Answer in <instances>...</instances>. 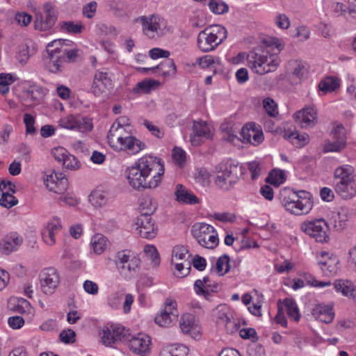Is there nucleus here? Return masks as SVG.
<instances>
[{
    "label": "nucleus",
    "mask_w": 356,
    "mask_h": 356,
    "mask_svg": "<svg viewBox=\"0 0 356 356\" xmlns=\"http://www.w3.org/2000/svg\"><path fill=\"white\" fill-rule=\"evenodd\" d=\"M339 261L336 257H329L326 261H319L318 265L324 272H327L330 275H335L339 269Z\"/></svg>",
    "instance_id": "obj_47"
},
{
    "label": "nucleus",
    "mask_w": 356,
    "mask_h": 356,
    "mask_svg": "<svg viewBox=\"0 0 356 356\" xmlns=\"http://www.w3.org/2000/svg\"><path fill=\"white\" fill-rule=\"evenodd\" d=\"M137 70L143 74H147L149 71L154 72L156 70H159L165 76L174 75L177 72L176 65L172 59H168L153 67H138Z\"/></svg>",
    "instance_id": "obj_31"
},
{
    "label": "nucleus",
    "mask_w": 356,
    "mask_h": 356,
    "mask_svg": "<svg viewBox=\"0 0 356 356\" xmlns=\"http://www.w3.org/2000/svg\"><path fill=\"white\" fill-rule=\"evenodd\" d=\"M160 356H189V349L183 344L171 346L163 349L161 352Z\"/></svg>",
    "instance_id": "obj_42"
},
{
    "label": "nucleus",
    "mask_w": 356,
    "mask_h": 356,
    "mask_svg": "<svg viewBox=\"0 0 356 356\" xmlns=\"http://www.w3.org/2000/svg\"><path fill=\"white\" fill-rule=\"evenodd\" d=\"M118 129H120L119 134L122 136V140H118L114 136H111L113 134L111 133V128L107 135L108 143L113 149L127 151L129 154H134L145 148V143L131 136L127 131L126 128L119 127Z\"/></svg>",
    "instance_id": "obj_6"
},
{
    "label": "nucleus",
    "mask_w": 356,
    "mask_h": 356,
    "mask_svg": "<svg viewBox=\"0 0 356 356\" xmlns=\"http://www.w3.org/2000/svg\"><path fill=\"white\" fill-rule=\"evenodd\" d=\"M188 253V250L183 245H177L173 248L172 250V262L174 260L177 261H183L185 259H188L186 258V254Z\"/></svg>",
    "instance_id": "obj_57"
},
{
    "label": "nucleus",
    "mask_w": 356,
    "mask_h": 356,
    "mask_svg": "<svg viewBox=\"0 0 356 356\" xmlns=\"http://www.w3.org/2000/svg\"><path fill=\"white\" fill-rule=\"evenodd\" d=\"M287 71L295 79L296 82H300L305 78L307 69L305 63L301 60H291L288 62Z\"/></svg>",
    "instance_id": "obj_33"
},
{
    "label": "nucleus",
    "mask_w": 356,
    "mask_h": 356,
    "mask_svg": "<svg viewBox=\"0 0 356 356\" xmlns=\"http://www.w3.org/2000/svg\"><path fill=\"white\" fill-rule=\"evenodd\" d=\"M13 307L12 309L19 314L29 313L31 311V307L30 302L24 298H16L12 300Z\"/></svg>",
    "instance_id": "obj_50"
},
{
    "label": "nucleus",
    "mask_w": 356,
    "mask_h": 356,
    "mask_svg": "<svg viewBox=\"0 0 356 356\" xmlns=\"http://www.w3.org/2000/svg\"><path fill=\"white\" fill-rule=\"evenodd\" d=\"M60 40H53L47 44V57L45 58V65L48 70L52 73L61 72L67 63L66 58L61 55L58 47Z\"/></svg>",
    "instance_id": "obj_9"
},
{
    "label": "nucleus",
    "mask_w": 356,
    "mask_h": 356,
    "mask_svg": "<svg viewBox=\"0 0 356 356\" xmlns=\"http://www.w3.org/2000/svg\"><path fill=\"white\" fill-rule=\"evenodd\" d=\"M302 229L307 234L315 238L317 242H327L328 239V224L324 219H317L305 222Z\"/></svg>",
    "instance_id": "obj_12"
},
{
    "label": "nucleus",
    "mask_w": 356,
    "mask_h": 356,
    "mask_svg": "<svg viewBox=\"0 0 356 356\" xmlns=\"http://www.w3.org/2000/svg\"><path fill=\"white\" fill-rule=\"evenodd\" d=\"M107 238L102 234H96L90 239V248L96 254H102L107 246Z\"/></svg>",
    "instance_id": "obj_38"
},
{
    "label": "nucleus",
    "mask_w": 356,
    "mask_h": 356,
    "mask_svg": "<svg viewBox=\"0 0 356 356\" xmlns=\"http://www.w3.org/2000/svg\"><path fill=\"white\" fill-rule=\"evenodd\" d=\"M227 37V29L222 25L213 24L200 31L197 35L198 48L203 52L214 50Z\"/></svg>",
    "instance_id": "obj_5"
},
{
    "label": "nucleus",
    "mask_w": 356,
    "mask_h": 356,
    "mask_svg": "<svg viewBox=\"0 0 356 356\" xmlns=\"http://www.w3.org/2000/svg\"><path fill=\"white\" fill-rule=\"evenodd\" d=\"M175 195L176 200L179 203L186 204H195L199 203L198 197L180 184L176 186Z\"/></svg>",
    "instance_id": "obj_32"
},
{
    "label": "nucleus",
    "mask_w": 356,
    "mask_h": 356,
    "mask_svg": "<svg viewBox=\"0 0 356 356\" xmlns=\"http://www.w3.org/2000/svg\"><path fill=\"white\" fill-rule=\"evenodd\" d=\"M243 142L250 143L254 145L260 144L264 140V134L261 130L254 125L250 127H243L241 131Z\"/></svg>",
    "instance_id": "obj_28"
},
{
    "label": "nucleus",
    "mask_w": 356,
    "mask_h": 356,
    "mask_svg": "<svg viewBox=\"0 0 356 356\" xmlns=\"http://www.w3.org/2000/svg\"><path fill=\"white\" fill-rule=\"evenodd\" d=\"M160 85L159 81L152 79H145L138 82L136 87L134 88L135 92H141L143 93L148 94L151 90Z\"/></svg>",
    "instance_id": "obj_46"
},
{
    "label": "nucleus",
    "mask_w": 356,
    "mask_h": 356,
    "mask_svg": "<svg viewBox=\"0 0 356 356\" xmlns=\"http://www.w3.org/2000/svg\"><path fill=\"white\" fill-rule=\"evenodd\" d=\"M339 86V79L334 76H327L318 83L319 90L324 94L333 92Z\"/></svg>",
    "instance_id": "obj_40"
},
{
    "label": "nucleus",
    "mask_w": 356,
    "mask_h": 356,
    "mask_svg": "<svg viewBox=\"0 0 356 356\" xmlns=\"http://www.w3.org/2000/svg\"><path fill=\"white\" fill-rule=\"evenodd\" d=\"M39 279L41 291L46 295L54 293L60 282V275L54 268L43 269L39 275Z\"/></svg>",
    "instance_id": "obj_11"
},
{
    "label": "nucleus",
    "mask_w": 356,
    "mask_h": 356,
    "mask_svg": "<svg viewBox=\"0 0 356 356\" xmlns=\"http://www.w3.org/2000/svg\"><path fill=\"white\" fill-rule=\"evenodd\" d=\"M44 95L45 90L40 86L33 84L23 90L19 97L23 106L30 108L38 104Z\"/></svg>",
    "instance_id": "obj_19"
},
{
    "label": "nucleus",
    "mask_w": 356,
    "mask_h": 356,
    "mask_svg": "<svg viewBox=\"0 0 356 356\" xmlns=\"http://www.w3.org/2000/svg\"><path fill=\"white\" fill-rule=\"evenodd\" d=\"M332 136L334 140L346 144V129L342 124H338L334 128Z\"/></svg>",
    "instance_id": "obj_61"
},
{
    "label": "nucleus",
    "mask_w": 356,
    "mask_h": 356,
    "mask_svg": "<svg viewBox=\"0 0 356 356\" xmlns=\"http://www.w3.org/2000/svg\"><path fill=\"white\" fill-rule=\"evenodd\" d=\"M217 323L218 324L224 325L226 327L227 331L229 330V327L235 328L236 326V324L234 321H231L230 318L226 313L221 312L218 313Z\"/></svg>",
    "instance_id": "obj_60"
},
{
    "label": "nucleus",
    "mask_w": 356,
    "mask_h": 356,
    "mask_svg": "<svg viewBox=\"0 0 356 356\" xmlns=\"http://www.w3.org/2000/svg\"><path fill=\"white\" fill-rule=\"evenodd\" d=\"M176 306L175 301L167 298L165 302V308L155 317V323L161 327H170L177 320L179 316Z\"/></svg>",
    "instance_id": "obj_17"
},
{
    "label": "nucleus",
    "mask_w": 356,
    "mask_h": 356,
    "mask_svg": "<svg viewBox=\"0 0 356 356\" xmlns=\"http://www.w3.org/2000/svg\"><path fill=\"white\" fill-rule=\"evenodd\" d=\"M164 172L162 159L148 154L127 168L124 173L131 187L138 191H143L157 188L161 183Z\"/></svg>",
    "instance_id": "obj_1"
},
{
    "label": "nucleus",
    "mask_w": 356,
    "mask_h": 356,
    "mask_svg": "<svg viewBox=\"0 0 356 356\" xmlns=\"http://www.w3.org/2000/svg\"><path fill=\"white\" fill-rule=\"evenodd\" d=\"M193 136H191L192 145H198L200 144V138H209L211 136L210 129L205 122L195 121L193 126Z\"/></svg>",
    "instance_id": "obj_30"
},
{
    "label": "nucleus",
    "mask_w": 356,
    "mask_h": 356,
    "mask_svg": "<svg viewBox=\"0 0 356 356\" xmlns=\"http://www.w3.org/2000/svg\"><path fill=\"white\" fill-rule=\"evenodd\" d=\"M163 19L156 15L149 17L141 16L135 19L136 22H140L143 26V33L149 38H154L158 31L161 29V24Z\"/></svg>",
    "instance_id": "obj_20"
},
{
    "label": "nucleus",
    "mask_w": 356,
    "mask_h": 356,
    "mask_svg": "<svg viewBox=\"0 0 356 356\" xmlns=\"http://www.w3.org/2000/svg\"><path fill=\"white\" fill-rule=\"evenodd\" d=\"M63 227L61 220L57 217L49 219L41 230L42 238L48 246L56 243V237L61 233Z\"/></svg>",
    "instance_id": "obj_18"
},
{
    "label": "nucleus",
    "mask_w": 356,
    "mask_h": 356,
    "mask_svg": "<svg viewBox=\"0 0 356 356\" xmlns=\"http://www.w3.org/2000/svg\"><path fill=\"white\" fill-rule=\"evenodd\" d=\"M154 211V209H147L135 219L136 228L139 230L140 236L143 238L152 239L157 235L158 229L151 217Z\"/></svg>",
    "instance_id": "obj_10"
},
{
    "label": "nucleus",
    "mask_w": 356,
    "mask_h": 356,
    "mask_svg": "<svg viewBox=\"0 0 356 356\" xmlns=\"http://www.w3.org/2000/svg\"><path fill=\"white\" fill-rule=\"evenodd\" d=\"M124 340L127 341L129 350L135 354L145 355L149 351L151 340L149 336L140 333L129 339L125 337Z\"/></svg>",
    "instance_id": "obj_21"
},
{
    "label": "nucleus",
    "mask_w": 356,
    "mask_h": 356,
    "mask_svg": "<svg viewBox=\"0 0 356 356\" xmlns=\"http://www.w3.org/2000/svg\"><path fill=\"white\" fill-rule=\"evenodd\" d=\"M128 330L119 325H107L99 332L102 342L106 346H112L125 339Z\"/></svg>",
    "instance_id": "obj_13"
},
{
    "label": "nucleus",
    "mask_w": 356,
    "mask_h": 356,
    "mask_svg": "<svg viewBox=\"0 0 356 356\" xmlns=\"http://www.w3.org/2000/svg\"><path fill=\"white\" fill-rule=\"evenodd\" d=\"M215 184L221 190L229 191L245 172V168L232 160L221 162L216 166Z\"/></svg>",
    "instance_id": "obj_4"
},
{
    "label": "nucleus",
    "mask_w": 356,
    "mask_h": 356,
    "mask_svg": "<svg viewBox=\"0 0 356 356\" xmlns=\"http://www.w3.org/2000/svg\"><path fill=\"white\" fill-rule=\"evenodd\" d=\"M144 252L146 257L152 261L154 266L160 264V256L156 248L153 245H147L144 248Z\"/></svg>",
    "instance_id": "obj_51"
},
{
    "label": "nucleus",
    "mask_w": 356,
    "mask_h": 356,
    "mask_svg": "<svg viewBox=\"0 0 356 356\" xmlns=\"http://www.w3.org/2000/svg\"><path fill=\"white\" fill-rule=\"evenodd\" d=\"M264 108L266 113L271 117H275L278 114L277 105L274 100L267 97L263 101Z\"/></svg>",
    "instance_id": "obj_58"
},
{
    "label": "nucleus",
    "mask_w": 356,
    "mask_h": 356,
    "mask_svg": "<svg viewBox=\"0 0 356 356\" xmlns=\"http://www.w3.org/2000/svg\"><path fill=\"white\" fill-rule=\"evenodd\" d=\"M63 167L70 170H76L80 168V162L72 154H68L62 163Z\"/></svg>",
    "instance_id": "obj_63"
},
{
    "label": "nucleus",
    "mask_w": 356,
    "mask_h": 356,
    "mask_svg": "<svg viewBox=\"0 0 356 356\" xmlns=\"http://www.w3.org/2000/svg\"><path fill=\"white\" fill-rule=\"evenodd\" d=\"M334 189L343 200H350L356 195V175L350 165H342L334 171Z\"/></svg>",
    "instance_id": "obj_3"
},
{
    "label": "nucleus",
    "mask_w": 356,
    "mask_h": 356,
    "mask_svg": "<svg viewBox=\"0 0 356 356\" xmlns=\"http://www.w3.org/2000/svg\"><path fill=\"white\" fill-rule=\"evenodd\" d=\"M111 86L112 80L108 76L106 70L103 68L102 70H97L95 74L92 85V92L94 95L98 96L106 92Z\"/></svg>",
    "instance_id": "obj_22"
},
{
    "label": "nucleus",
    "mask_w": 356,
    "mask_h": 356,
    "mask_svg": "<svg viewBox=\"0 0 356 356\" xmlns=\"http://www.w3.org/2000/svg\"><path fill=\"white\" fill-rule=\"evenodd\" d=\"M60 340L64 343H72L75 341V332L71 329L64 330L60 333Z\"/></svg>",
    "instance_id": "obj_64"
},
{
    "label": "nucleus",
    "mask_w": 356,
    "mask_h": 356,
    "mask_svg": "<svg viewBox=\"0 0 356 356\" xmlns=\"http://www.w3.org/2000/svg\"><path fill=\"white\" fill-rule=\"evenodd\" d=\"M47 188L57 194H63L67 188L68 180L62 172L48 171L44 177Z\"/></svg>",
    "instance_id": "obj_15"
},
{
    "label": "nucleus",
    "mask_w": 356,
    "mask_h": 356,
    "mask_svg": "<svg viewBox=\"0 0 356 356\" xmlns=\"http://www.w3.org/2000/svg\"><path fill=\"white\" fill-rule=\"evenodd\" d=\"M90 203L95 207H102L106 204V193L102 187H97L90 193Z\"/></svg>",
    "instance_id": "obj_41"
},
{
    "label": "nucleus",
    "mask_w": 356,
    "mask_h": 356,
    "mask_svg": "<svg viewBox=\"0 0 356 356\" xmlns=\"http://www.w3.org/2000/svg\"><path fill=\"white\" fill-rule=\"evenodd\" d=\"M209 7L210 10L216 15H222L229 11V6L222 1L218 2L215 0H209Z\"/></svg>",
    "instance_id": "obj_52"
},
{
    "label": "nucleus",
    "mask_w": 356,
    "mask_h": 356,
    "mask_svg": "<svg viewBox=\"0 0 356 356\" xmlns=\"http://www.w3.org/2000/svg\"><path fill=\"white\" fill-rule=\"evenodd\" d=\"M37 50L36 45L32 42L22 44L17 47L16 58L22 65H25L30 57L36 54Z\"/></svg>",
    "instance_id": "obj_29"
},
{
    "label": "nucleus",
    "mask_w": 356,
    "mask_h": 356,
    "mask_svg": "<svg viewBox=\"0 0 356 356\" xmlns=\"http://www.w3.org/2000/svg\"><path fill=\"white\" fill-rule=\"evenodd\" d=\"M51 154L55 160L62 164L69 153L64 147H57L52 149Z\"/></svg>",
    "instance_id": "obj_62"
},
{
    "label": "nucleus",
    "mask_w": 356,
    "mask_h": 356,
    "mask_svg": "<svg viewBox=\"0 0 356 356\" xmlns=\"http://www.w3.org/2000/svg\"><path fill=\"white\" fill-rule=\"evenodd\" d=\"M314 318L325 323H331L334 317V313L332 307L324 305H317L312 310Z\"/></svg>",
    "instance_id": "obj_34"
},
{
    "label": "nucleus",
    "mask_w": 356,
    "mask_h": 356,
    "mask_svg": "<svg viewBox=\"0 0 356 356\" xmlns=\"http://www.w3.org/2000/svg\"><path fill=\"white\" fill-rule=\"evenodd\" d=\"M334 286L337 291L341 292L343 296L351 297L355 284L348 280H338L334 282Z\"/></svg>",
    "instance_id": "obj_44"
},
{
    "label": "nucleus",
    "mask_w": 356,
    "mask_h": 356,
    "mask_svg": "<svg viewBox=\"0 0 356 356\" xmlns=\"http://www.w3.org/2000/svg\"><path fill=\"white\" fill-rule=\"evenodd\" d=\"M348 219V210L341 208L339 211L332 214L330 219V224L333 226L335 230L341 231L345 228Z\"/></svg>",
    "instance_id": "obj_35"
},
{
    "label": "nucleus",
    "mask_w": 356,
    "mask_h": 356,
    "mask_svg": "<svg viewBox=\"0 0 356 356\" xmlns=\"http://www.w3.org/2000/svg\"><path fill=\"white\" fill-rule=\"evenodd\" d=\"M296 192L289 188L283 189L280 193V200L283 207L289 212L295 215L307 213L310 211V205L307 200L299 202Z\"/></svg>",
    "instance_id": "obj_8"
},
{
    "label": "nucleus",
    "mask_w": 356,
    "mask_h": 356,
    "mask_svg": "<svg viewBox=\"0 0 356 356\" xmlns=\"http://www.w3.org/2000/svg\"><path fill=\"white\" fill-rule=\"evenodd\" d=\"M17 80V76L11 73L0 74V93L5 95L9 92L10 86Z\"/></svg>",
    "instance_id": "obj_45"
},
{
    "label": "nucleus",
    "mask_w": 356,
    "mask_h": 356,
    "mask_svg": "<svg viewBox=\"0 0 356 356\" xmlns=\"http://www.w3.org/2000/svg\"><path fill=\"white\" fill-rule=\"evenodd\" d=\"M22 243L23 238L21 235L17 232H11L2 239L0 248L4 254H9L12 252L17 250Z\"/></svg>",
    "instance_id": "obj_25"
},
{
    "label": "nucleus",
    "mask_w": 356,
    "mask_h": 356,
    "mask_svg": "<svg viewBox=\"0 0 356 356\" xmlns=\"http://www.w3.org/2000/svg\"><path fill=\"white\" fill-rule=\"evenodd\" d=\"M69 312L67 314V321L70 324H74L80 319L81 316V312L76 309V307L72 303L68 304Z\"/></svg>",
    "instance_id": "obj_59"
},
{
    "label": "nucleus",
    "mask_w": 356,
    "mask_h": 356,
    "mask_svg": "<svg viewBox=\"0 0 356 356\" xmlns=\"http://www.w3.org/2000/svg\"><path fill=\"white\" fill-rule=\"evenodd\" d=\"M131 258L132 257L129 250H124L118 252L115 255V263L118 270L127 263L128 260Z\"/></svg>",
    "instance_id": "obj_54"
},
{
    "label": "nucleus",
    "mask_w": 356,
    "mask_h": 356,
    "mask_svg": "<svg viewBox=\"0 0 356 356\" xmlns=\"http://www.w3.org/2000/svg\"><path fill=\"white\" fill-rule=\"evenodd\" d=\"M179 327L182 332L191 335L194 339L200 336L195 318L191 314H184L179 321Z\"/></svg>",
    "instance_id": "obj_27"
},
{
    "label": "nucleus",
    "mask_w": 356,
    "mask_h": 356,
    "mask_svg": "<svg viewBox=\"0 0 356 356\" xmlns=\"http://www.w3.org/2000/svg\"><path fill=\"white\" fill-rule=\"evenodd\" d=\"M218 289V284L212 282L209 276H205L202 280H197L194 284L195 293L204 296L207 300L209 299L211 292H217Z\"/></svg>",
    "instance_id": "obj_24"
},
{
    "label": "nucleus",
    "mask_w": 356,
    "mask_h": 356,
    "mask_svg": "<svg viewBox=\"0 0 356 356\" xmlns=\"http://www.w3.org/2000/svg\"><path fill=\"white\" fill-rule=\"evenodd\" d=\"M60 30L65 33L75 35L82 32L84 26L80 22L63 21L58 24Z\"/></svg>",
    "instance_id": "obj_37"
},
{
    "label": "nucleus",
    "mask_w": 356,
    "mask_h": 356,
    "mask_svg": "<svg viewBox=\"0 0 356 356\" xmlns=\"http://www.w3.org/2000/svg\"><path fill=\"white\" fill-rule=\"evenodd\" d=\"M283 303L288 316L295 321H298L300 318V314L296 301L293 299L286 298L284 300Z\"/></svg>",
    "instance_id": "obj_43"
},
{
    "label": "nucleus",
    "mask_w": 356,
    "mask_h": 356,
    "mask_svg": "<svg viewBox=\"0 0 356 356\" xmlns=\"http://www.w3.org/2000/svg\"><path fill=\"white\" fill-rule=\"evenodd\" d=\"M192 234L197 243L207 249H214L219 243L218 234L214 227L205 222L195 223L192 227Z\"/></svg>",
    "instance_id": "obj_7"
},
{
    "label": "nucleus",
    "mask_w": 356,
    "mask_h": 356,
    "mask_svg": "<svg viewBox=\"0 0 356 356\" xmlns=\"http://www.w3.org/2000/svg\"><path fill=\"white\" fill-rule=\"evenodd\" d=\"M57 40H60L58 47L61 55L66 58L67 62H75L81 56V51L74 47L72 41L62 39H58Z\"/></svg>",
    "instance_id": "obj_26"
},
{
    "label": "nucleus",
    "mask_w": 356,
    "mask_h": 356,
    "mask_svg": "<svg viewBox=\"0 0 356 356\" xmlns=\"http://www.w3.org/2000/svg\"><path fill=\"white\" fill-rule=\"evenodd\" d=\"M129 125L130 123L129 118L127 116H120L115 120L111 126V133L113 134L112 136H113L114 135L115 138H116L118 140H122V136L119 134L120 129H118L119 127L125 128L126 127H129Z\"/></svg>",
    "instance_id": "obj_49"
},
{
    "label": "nucleus",
    "mask_w": 356,
    "mask_h": 356,
    "mask_svg": "<svg viewBox=\"0 0 356 356\" xmlns=\"http://www.w3.org/2000/svg\"><path fill=\"white\" fill-rule=\"evenodd\" d=\"M140 266V259L136 257H132L119 270L121 274L126 277L133 276L138 271Z\"/></svg>",
    "instance_id": "obj_39"
},
{
    "label": "nucleus",
    "mask_w": 356,
    "mask_h": 356,
    "mask_svg": "<svg viewBox=\"0 0 356 356\" xmlns=\"http://www.w3.org/2000/svg\"><path fill=\"white\" fill-rule=\"evenodd\" d=\"M175 269L177 270V276L184 277L188 275L191 270V261L188 259H185L183 262L175 263Z\"/></svg>",
    "instance_id": "obj_56"
},
{
    "label": "nucleus",
    "mask_w": 356,
    "mask_h": 356,
    "mask_svg": "<svg viewBox=\"0 0 356 356\" xmlns=\"http://www.w3.org/2000/svg\"><path fill=\"white\" fill-rule=\"evenodd\" d=\"M54 8V4L49 1L46 2L42 5V9L43 13H39L36 15L35 21V29L47 31L54 26L56 20Z\"/></svg>",
    "instance_id": "obj_14"
},
{
    "label": "nucleus",
    "mask_w": 356,
    "mask_h": 356,
    "mask_svg": "<svg viewBox=\"0 0 356 356\" xmlns=\"http://www.w3.org/2000/svg\"><path fill=\"white\" fill-rule=\"evenodd\" d=\"M284 138L289 140L296 147H302L309 142V137L307 134H300L296 131H285Z\"/></svg>",
    "instance_id": "obj_36"
},
{
    "label": "nucleus",
    "mask_w": 356,
    "mask_h": 356,
    "mask_svg": "<svg viewBox=\"0 0 356 356\" xmlns=\"http://www.w3.org/2000/svg\"><path fill=\"white\" fill-rule=\"evenodd\" d=\"M273 47L270 45H259L247 56L248 66L258 74H265L275 71L280 65L276 55L271 54Z\"/></svg>",
    "instance_id": "obj_2"
},
{
    "label": "nucleus",
    "mask_w": 356,
    "mask_h": 356,
    "mask_svg": "<svg viewBox=\"0 0 356 356\" xmlns=\"http://www.w3.org/2000/svg\"><path fill=\"white\" fill-rule=\"evenodd\" d=\"M23 121L26 127V134L34 135L36 133V129L35 127V118L29 113H24Z\"/></svg>",
    "instance_id": "obj_55"
},
{
    "label": "nucleus",
    "mask_w": 356,
    "mask_h": 356,
    "mask_svg": "<svg viewBox=\"0 0 356 356\" xmlns=\"http://www.w3.org/2000/svg\"><path fill=\"white\" fill-rule=\"evenodd\" d=\"M229 261L230 258L227 254H224L220 256L216 263V271L220 275H224L227 273L230 270Z\"/></svg>",
    "instance_id": "obj_48"
},
{
    "label": "nucleus",
    "mask_w": 356,
    "mask_h": 356,
    "mask_svg": "<svg viewBox=\"0 0 356 356\" xmlns=\"http://www.w3.org/2000/svg\"><path fill=\"white\" fill-rule=\"evenodd\" d=\"M58 125L64 129L85 133L89 130V120L81 114L67 115L60 118Z\"/></svg>",
    "instance_id": "obj_16"
},
{
    "label": "nucleus",
    "mask_w": 356,
    "mask_h": 356,
    "mask_svg": "<svg viewBox=\"0 0 356 356\" xmlns=\"http://www.w3.org/2000/svg\"><path fill=\"white\" fill-rule=\"evenodd\" d=\"M296 122L302 128H309L317 123V113L314 107L307 106L294 114Z\"/></svg>",
    "instance_id": "obj_23"
},
{
    "label": "nucleus",
    "mask_w": 356,
    "mask_h": 356,
    "mask_svg": "<svg viewBox=\"0 0 356 356\" xmlns=\"http://www.w3.org/2000/svg\"><path fill=\"white\" fill-rule=\"evenodd\" d=\"M18 204V200L8 192H3L0 197V205L6 209H10Z\"/></svg>",
    "instance_id": "obj_53"
}]
</instances>
